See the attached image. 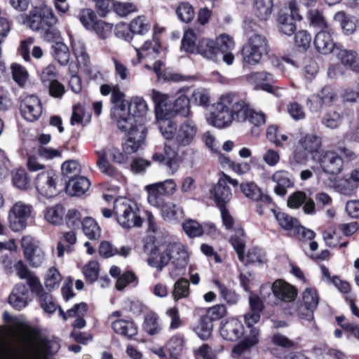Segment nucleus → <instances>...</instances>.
Returning <instances> with one entry per match:
<instances>
[{
  "label": "nucleus",
  "mask_w": 359,
  "mask_h": 359,
  "mask_svg": "<svg viewBox=\"0 0 359 359\" xmlns=\"http://www.w3.org/2000/svg\"><path fill=\"white\" fill-rule=\"evenodd\" d=\"M10 332V341H0V359H36L60 349L57 340L36 337L32 327L22 323L15 322Z\"/></svg>",
  "instance_id": "1"
},
{
  "label": "nucleus",
  "mask_w": 359,
  "mask_h": 359,
  "mask_svg": "<svg viewBox=\"0 0 359 359\" xmlns=\"http://www.w3.org/2000/svg\"><path fill=\"white\" fill-rule=\"evenodd\" d=\"M189 259L185 246L181 243H169L158 256L149 257L147 264L160 272L170 262L169 274L172 278H176L184 274Z\"/></svg>",
  "instance_id": "2"
},
{
  "label": "nucleus",
  "mask_w": 359,
  "mask_h": 359,
  "mask_svg": "<svg viewBox=\"0 0 359 359\" xmlns=\"http://www.w3.org/2000/svg\"><path fill=\"white\" fill-rule=\"evenodd\" d=\"M234 47L235 43L231 37L221 34L216 40L201 39L197 45L196 53L212 62L223 60L226 65H231L234 61V55L231 53Z\"/></svg>",
  "instance_id": "3"
},
{
  "label": "nucleus",
  "mask_w": 359,
  "mask_h": 359,
  "mask_svg": "<svg viewBox=\"0 0 359 359\" xmlns=\"http://www.w3.org/2000/svg\"><path fill=\"white\" fill-rule=\"evenodd\" d=\"M24 22L32 30L40 32L46 41L50 42L60 38V32L55 27L57 18L50 8H34L25 15Z\"/></svg>",
  "instance_id": "4"
},
{
  "label": "nucleus",
  "mask_w": 359,
  "mask_h": 359,
  "mask_svg": "<svg viewBox=\"0 0 359 359\" xmlns=\"http://www.w3.org/2000/svg\"><path fill=\"white\" fill-rule=\"evenodd\" d=\"M114 213L117 222L124 229L140 227L142 224L137 203L126 198L115 201Z\"/></svg>",
  "instance_id": "5"
},
{
  "label": "nucleus",
  "mask_w": 359,
  "mask_h": 359,
  "mask_svg": "<svg viewBox=\"0 0 359 359\" xmlns=\"http://www.w3.org/2000/svg\"><path fill=\"white\" fill-rule=\"evenodd\" d=\"M97 156L96 165L99 170L107 177L115 178L119 175L118 170L110 163L108 156L111 160L118 164H123L128 162V156L123 151L121 152L118 148L109 147L102 148L95 151Z\"/></svg>",
  "instance_id": "6"
},
{
  "label": "nucleus",
  "mask_w": 359,
  "mask_h": 359,
  "mask_svg": "<svg viewBox=\"0 0 359 359\" xmlns=\"http://www.w3.org/2000/svg\"><path fill=\"white\" fill-rule=\"evenodd\" d=\"M267 51L268 42L266 37L262 34H252L241 50L243 65H257Z\"/></svg>",
  "instance_id": "7"
},
{
  "label": "nucleus",
  "mask_w": 359,
  "mask_h": 359,
  "mask_svg": "<svg viewBox=\"0 0 359 359\" xmlns=\"http://www.w3.org/2000/svg\"><path fill=\"white\" fill-rule=\"evenodd\" d=\"M124 93L121 91L117 85L112 86L111 100L114 104V107L112 109L111 114L119 129L128 128L134 119L127 111V104L124 102Z\"/></svg>",
  "instance_id": "8"
},
{
  "label": "nucleus",
  "mask_w": 359,
  "mask_h": 359,
  "mask_svg": "<svg viewBox=\"0 0 359 359\" xmlns=\"http://www.w3.org/2000/svg\"><path fill=\"white\" fill-rule=\"evenodd\" d=\"M228 97L223 95L219 101L216 104L215 110L210 112L206 120L208 124L215 128L222 129L230 126L233 122L232 116L229 111Z\"/></svg>",
  "instance_id": "9"
},
{
  "label": "nucleus",
  "mask_w": 359,
  "mask_h": 359,
  "mask_svg": "<svg viewBox=\"0 0 359 359\" xmlns=\"http://www.w3.org/2000/svg\"><path fill=\"white\" fill-rule=\"evenodd\" d=\"M298 303L296 312L299 318L311 322L314 319V311L319 304V295L314 287H306Z\"/></svg>",
  "instance_id": "10"
},
{
  "label": "nucleus",
  "mask_w": 359,
  "mask_h": 359,
  "mask_svg": "<svg viewBox=\"0 0 359 359\" xmlns=\"http://www.w3.org/2000/svg\"><path fill=\"white\" fill-rule=\"evenodd\" d=\"M58 175L52 168H47L37 174L34 185L37 191L42 196L50 198L55 196L58 190L57 184Z\"/></svg>",
  "instance_id": "11"
},
{
  "label": "nucleus",
  "mask_w": 359,
  "mask_h": 359,
  "mask_svg": "<svg viewBox=\"0 0 359 359\" xmlns=\"http://www.w3.org/2000/svg\"><path fill=\"white\" fill-rule=\"evenodd\" d=\"M31 213V205L22 201L16 202L8 212V218L11 229L15 232L25 229Z\"/></svg>",
  "instance_id": "12"
},
{
  "label": "nucleus",
  "mask_w": 359,
  "mask_h": 359,
  "mask_svg": "<svg viewBox=\"0 0 359 359\" xmlns=\"http://www.w3.org/2000/svg\"><path fill=\"white\" fill-rule=\"evenodd\" d=\"M133 121L128 128L121 129L123 131H128V136L125 142L122 144L123 151L128 155L132 154L140 149L147 133V127L144 124L133 126Z\"/></svg>",
  "instance_id": "13"
},
{
  "label": "nucleus",
  "mask_w": 359,
  "mask_h": 359,
  "mask_svg": "<svg viewBox=\"0 0 359 359\" xmlns=\"http://www.w3.org/2000/svg\"><path fill=\"white\" fill-rule=\"evenodd\" d=\"M313 158L318 162L322 170L327 175H337L343 170V159L334 151H321Z\"/></svg>",
  "instance_id": "14"
},
{
  "label": "nucleus",
  "mask_w": 359,
  "mask_h": 359,
  "mask_svg": "<svg viewBox=\"0 0 359 359\" xmlns=\"http://www.w3.org/2000/svg\"><path fill=\"white\" fill-rule=\"evenodd\" d=\"M288 11H290V14L287 13H280L278 18V23L280 32L285 35L291 36L294 33L297 29L294 21H300L302 18L299 12L295 1H291L289 2Z\"/></svg>",
  "instance_id": "15"
},
{
  "label": "nucleus",
  "mask_w": 359,
  "mask_h": 359,
  "mask_svg": "<svg viewBox=\"0 0 359 359\" xmlns=\"http://www.w3.org/2000/svg\"><path fill=\"white\" fill-rule=\"evenodd\" d=\"M198 133V126L196 122L191 118L183 121L177 128L175 137V143L177 147H184L190 145L194 140Z\"/></svg>",
  "instance_id": "16"
},
{
  "label": "nucleus",
  "mask_w": 359,
  "mask_h": 359,
  "mask_svg": "<svg viewBox=\"0 0 359 359\" xmlns=\"http://www.w3.org/2000/svg\"><path fill=\"white\" fill-rule=\"evenodd\" d=\"M42 109L41 102L36 95H26L21 101V114L27 121L33 122L38 120L42 114Z\"/></svg>",
  "instance_id": "17"
},
{
  "label": "nucleus",
  "mask_w": 359,
  "mask_h": 359,
  "mask_svg": "<svg viewBox=\"0 0 359 359\" xmlns=\"http://www.w3.org/2000/svg\"><path fill=\"white\" fill-rule=\"evenodd\" d=\"M287 205L293 209L302 207L304 212L306 215H313L316 213V203L313 199L302 191H295L288 197Z\"/></svg>",
  "instance_id": "18"
},
{
  "label": "nucleus",
  "mask_w": 359,
  "mask_h": 359,
  "mask_svg": "<svg viewBox=\"0 0 359 359\" xmlns=\"http://www.w3.org/2000/svg\"><path fill=\"white\" fill-rule=\"evenodd\" d=\"M225 97H228L229 104V111L232 116V121L238 122L247 121L248 114L250 109V106L243 100L239 99L236 95L227 93Z\"/></svg>",
  "instance_id": "19"
},
{
  "label": "nucleus",
  "mask_w": 359,
  "mask_h": 359,
  "mask_svg": "<svg viewBox=\"0 0 359 359\" xmlns=\"http://www.w3.org/2000/svg\"><path fill=\"white\" fill-rule=\"evenodd\" d=\"M87 312L88 305L84 302L76 304L72 308L68 309L66 313L62 309H59V314L64 320H67L69 318H76L72 325L74 328L77 329L83 328L86 325L84 317Z\"/></svg>",
  "instance_id": "20"
},
{
  "label": "nucleus",
  "mask_w": 359,
  "mask_h": 359,
  "mask_svg": "<svg viewBox=\"0 0 359 359\" xmlns=\"http://www.w3.org/2000/svg\"><path fill=\"white\" fill-rule=\"evenodd\" d=\"M269 288L276 299L285 302L294 301L297 295V289L281 279L274 281Z\"/></svg>",
  "instance_id": "21"
},
{
  "label": "nucleus",
  "mask_w": 359,
  "mask_h": 359,
  "mask_svg": "<svg viewBox=\"0 0 359 359\" xmlns=\"http://www.w3.org/2000/svg\"><path fill=\"white\" fill-rule=\"evenodd\" d=\"M231 197V189L225 184L223 180L219 179L217 184L210 189V198L215 202L218 208L226 207Z\"/></svg>",
  "instance_id": "22"
},
{
  "label": "nucleus",
  "mask_w": 359,
  "mask_h": 359,
  "mask_svg": "<svg viewBox=\"0 0 359 359\" xmlns=\"http://www.w3.org/2000/svg\"><path fill=\"white\" fill-rule=\"evenodd\" d=\"M273 182L276 184L274 192L280 196H284L287 194V189L294 184V180L292 175L287 170H279L276 171L271 177Z\"/></svg>",
  "instance_id": "23"
},
{
  "label": "nucleus",
  "mask_w": 359,
  "mask_h": 359,
  "mask_svg": "<svg viewBox=\"0 0 359 359\" xmlns=\"http://www.w3.org/2000/svg\"><path fill=\"white\" fill-rule=\"evenodd\" d=\"M151 98L155 106L156 118H172L169 95L153 89Z\"/></svg>",
  "instance_id": "24"
},
{
  "label": "nucleus",
  "mask_w": 359,
  "mask_h": 359,
  "mask_svg": "<svg viewBox=\"0 0 359 359\" xmlns=\"http://www.w3.org/2000/svg\"><path fill=\"white\" fill-rule=\"evenodd\" d=\"M313 43L316 50L323 55L330 54L334 49L338 52L341 48L334 43L327 29L319 31L315 36Z\"/></svg>",
  "instance_id": "25"
},
{
  "label": "nucleus",
  "mask_w": 359,
  "mask_h": 359,
  "mask_svg": "<svg viewBox=\"0 0 359 359\" xmlns=\"http://www.w3.org/2000/svg\"><path fill=\"white\" fill-rule=\"evenodd\" d=\"M177 151L175 148L172 147L170 144H165L163 154H154L153 160L165 165L171 175H173L179 168L177 161Z\"/></svg>",
  "instance_id": "26"
},
{
  "label": "nucleus",
  "mask_w": 359,
  "mask_h": 359,
  "mask_svg": "<svg viewBox=\"0 0 359 359\" xmlns=\"http://www.w3.org/2000/svg\"><path fill=\"white\" fill-rule=\"evenodd\" d=\"M243 325L242 323L236 318H231L220 326V334L226 340L234 341L241 338L243 334Z\"/></svg>",
  "instance_id": "27"
},
{
  "label": "nucleus",
  "mask_w": 359,
  "mask_h": 359,
  "mask_svg": "<svg viewBox=\"0 0 359 359\" xmlns=\"http://www.w3.org/2000/svg\"><path fill=\"white\" fill-rule=\"evenodd\" d=\"M29 290L23 283H18L13 287L8 302L11 306L16 310L20 311L28 305Z\"/></svg>",
  "instance_id": "28"
},
{
  "label": "nucleus",
  "mask_w": 359,
  "mask_h": 359,
  "mask_svg": "<svg viewBox=\"0 0 359 359\" xmlns=\"http://www.w3.org/2000/svg\"><path fill=\"white\" fill-rule=\"evenodd\" d=\"M182 229L189 238L201 236L208 228V233L215 231V226L212 223L205 224L204 226L199 224L196 220L188 219L182 223Z\"/></svg>",
  "instance_id": "29"
},
{
  "label": "nucleus",
  "mask_w": 359,
  "mask_h": 359,
  "mask_svg": "<svg viewBox=\"0 0 359 359\" xmlns=\"http://www.w3.org/2000/svg\"><path fill=\"white\" fill-rule=\"evenodd\" d=\"M172 111V118L176 115H180L184 118L191 116L190 100L184 90H180L177 92V97L175 100Z\"/></svg>",
  "instance_id": "30"
},
{
  "label": "nucleus",
  "mask_w": 359,
  "mask_h": 359,
  "mask_svg": "<svg viewBox=\"0 0 359 359\" xmlns=\"http://www.w3.org/2000/svg\"><path fill=\"white\" fill-rule=\"evenodd\" d=\"M245 79L257 90H262L265 85H271L276 82L273 74L266 72H252L244 76Z\"/></svg>",
  "instance_id": "31"
},
{
  "label": "nucleus",
  "mask_w": 359,
  "mask_h": 359,
  "mask_svg": "<svg viewBox=\"0 0 359 359\" xmlns=\"http://www.w3.org/2000/svg\"><path fill=\"white\" fill-rule=\"evenodd\" d=\"M15 268L17 275L20 279H27V283L30 287L32 292L41 290V284L39 278L29 271L27 266L22 261H18L15 264Z\"/></svg>",
  "instance_id": "32"
},
{
  "label": "nucleus",
  "mask_w": 359,
  "mask_h": 359,
  "mask_svg": "<svg viewBox=\"0 0 359 359\" xmlns=\"http://www.w3.org/2000/svg\"><path fill=\"white\" fill-rule=\"evenodd\" d=\"M132 251V248L128 245L117 248L108 241H102L99 248L100 255L105 258H109L115 255H120L123 257H128Z\"/></svg>",
  "instance_id": "33"
},
{
  "label": "nucleus",
  "mask_w": 359,
  "mask_h": 359,
  "mask_svg": "<svg viewBox=\"0 0 359 359\" xmlns=\"http://www.w3.org/2000/svg\"><path fill=\"white\" fill-rule=\"evenodd\" d=\"M161 215L165 221L178 222L184 217L182 208L172 202H166L161 207Z\"/></svg>",
  "instance_id": "34"
},
{
  "label": "nucleus",
  "mask_w": 359,
  "mask_h": 359,
  "mask_svg": "<svg viewBox=\"0 0 359 359\" xmlns=\"http://www.w3.org/2000/svg\"><path fill=\"white\" fill-rule=\"evenodd\" d=\"M336 55L344 66L355 72L359 73V56L356 52L341 47Z\"/></svg>",
  "instance_id": "35"
},
{
  "label": "nucleus",
  "mask_w": 359,
  "mask_h": 359,
  "mask_svg": "<svg viewBox=\"0 0 359 359\" xmlns=\"http://www.w3.org/2000/svg\"><path fill=\"white\" fill-rule=\"evenodd\" d=\"M148 110L146 101L140 97H133L129 104H127V111L133 117V126L142 124L136 120L135 117L144 116Z\"/></svg>",
  "instance_id": "36"
},
{
  "label": "nucleus",
  "mask_w": 359,
  "mask_h": 359,
  "mask_svg": "<svg viewBox=\"0 0 359 359\" xmlns=\"http://www.w3.org/2000/svg\"><path fill=\"white\" fill-rule=\"evenodd\" d=\"M114 332L120 335L132 338L137 334V327L135 323L130 320H117L112 323Z\"/></svg>",
  "instance_id": "37"
},
{
  "label": "nucleus",
  "mask_w": 359,
  "mask_h": 359,
  "mask_svg": "<svg viewBox=\"0 0 359 359\" xmlns=\"http://www.w3.org/2000/svg\"><path fill=\"white\" fill-rule=\"evenodd\" d=\"M299 145L307 153H317L321 147V137L315 134H306L298 142Z\"/></svg>",
  "instance_id": "38"
},
{
  "label": "nucleus",
  "mask_w": 359,
  "mask_h": 359,
  "mask_svg": "<svg viewBox=\"0 0 359 359\" xmlns=\"http://www.w3.org/2000/svg\"><path fill=\"white\" fill-rule=\"evenodd\" d=\"M143 330L149 335L158 334L162 330L159 316L154 312H149L144 316Z\"/></svg>",
  "instance_id": "39"
},
{
  "label": "nucleus",
  "mask_w": 359,
  "mask_h": 359,
  "mask_svg": "<svg viewBox=\"0 0 359 359\" xmlns=\"http://www.w3.org/2000/svg\"><path fill=\"white\" fill-rule=\"evenodd\" d=\"M12 77L14 81L21 88L29 86V74L27 69L22 65L13 63L11 66Z\"/></svg>",
  "instance_id": "40"
},
{
  "label": "nucleus",
  "mask_w": 359,
  "mask_h": 359,
  "mask_svg": "<svg viewBox=\"0 0 359 359\" xmlns=\"http://www.w3.org/2000/svg\"><path fill=\"white\" fill-rule=\"evenodd\" d=\"M72 46L78 63L84 67H88L90 57L86 52L84 42L79 39H72Z\"/></svg>",
  "instance_id": "41"
},
{
  "label": "nucleus",
  "mask_w": 359,
  "mask_h": 359,
  "mask_svg": "<svg viewBox=\"0 0 359 359\" xmlns=\"http://www.w3.org/2000/svg\"><path fill=\"white\" fill-rule=\"evenodd\" d=\"M90 186V183L86 177H79L73 180H69L67 189L72 196H80L88 191Z\"/></svg>",
  "instance_id": "42"
},
{
  "label": "nucleus",
  "mask_w": 359,
  "mask_h": 359,
  "mask_svg": "<svg viewBox=\"0 0 359 359\" xmlns=\"http://www.w3.org/2000/svg\"><path fill=\"white\" fill-rule=\"evenodd\" d=\"M82 230L86 237L90 240H97L101 236V228L92 217H85L82 220Z\"/></svg>",
  "instance_id": "43"
},
{
  "label": "nucleus",
  "mask_w": 359,
  "mask_h": 359,
  "mask_svg": "<svg viewBox=\"0 0 359 359\" xmlns=\"http://www.w3.org/2000/svg\"><path fill=\"white\" fill-rule=\"evenodd\" d=\"M158 123V128L162 135L167 140H175L177 126L171 118H156Z\"/></svg>",
  "instance_id": "44"
},
{
  "label": "nucleus",
  "mask_w": 359,
  "mask_h": 359,
  "mask_svg": "<svg viewBox=\"0 0 359 359\" xmlns=\"http://www.w3.org/2000/svg\"><path fill=\"white\" fill-rule=\"evenodd\" d=\"M65 215V210L64 206L57 204L46 209L45 218L50 224L60 225L63 222Z\"/></svg>",
  "instance_id": "45"
},
{
  "label": "nucleus",
  "mask_w": 359,
  "mask_h": 359,
  "mask_svg": "<svg viewBox=\"0 0 359 359\" xmlns=\"http://www.w3.org/2000/svg\"><path fill=\"white\" fill-rule=\"evenodd\" d=\"M334 189L339 194L346 196H353L358 190L355 184L348 178V175L339 179L335 182Z\"/></svg>",
  "instance_id": "46"
},
{
  "label": "nucleus",
  "mask_w": 359,
  "mask_h": 359,
  "mask_svg": "<svg viewBox=\"0 0 359 359\" xmlns=\"http://www.w3.org/2000/svg\"><path fill=\"white\" fill-rule=\"evenodd\" d=\"M178 19L185 23H189L195 17V11L193 6L187 1H181L175 9Z\"/></svg>",
  "instance_id": "47"
},
{
  "label": "nucleus",
  "mask_w": 359,
  "mask_h": 359,
  "mask_svg": "<svg viewBox=\"0 0 359 359\" xmlns=\"http://www.w3.org/2000/svg\"><path fill=\"white\" fill-rule=\"evenodd\" d=\"M76 242V233L73 231L65 232L62 233L61 240L57 243V257H62L65 251H70V246Z\"/></svg>",
  "instance_id": "48"
},
{
  "label": "nucleus",
  "mask_w": 359,
  "mask_h": 359,
  "mask_svg": "<svg viewBox=\"0 0 359 359\" xmlns=\"http://www.w3.org/2000/svg\"><path fill=\"white\" fill-rule=\"evenodd\" d=\"M61 170L64 176L68 178L69 180H73L79 177L81 167L77 161L68 160L62 164Z\"/></svg>",
  "instance_id": "49"
},
{
  "label": "nucleus",
  "mask_w": 359,
  "mask_h": 359,
  "mask_svg": "<svg viewBox=\"0 0 359 359\" xmlns=\"http://www.w3.org/2000/svg\"><path fill=\"white\" fill-rule=\"evenodd\" d=\"M230 243L237 252L240 261L244 262L245 245L244 242V232L242 229H236L235 233L230 238Z\"/></svg>",
  "instance_id": "50"
},
{
  "label": "nucleus",
  "mask_w": 359,
  "mask_h": 359,
  "mask_svg": "<svg viewBox=\"0 0 359 359\" xmlns=\"http://www.w3.org/2000/svg\"><path fill=\"white\" fill-rule=\"evenodd\" d=\"M272 7V0H255L254 11L261 20H266L270 17Z\"/></svg>",
  "instance_id": "51"
},
{
  "label": "nucleus",
  "mask_w": 359,
  "mask_h": 359,
  "mask_svg": "<svg viewBox=\"0 0 359 359\" xmlns=\"http://www.w3.org/2000/svg\"><path fill=\"white\" fill-rule=\"evenodd\" d=\"M190 293L189 282L184 278L178 279L174 284L172 292L175 301H178L189 297Z\"/></svg>",
  "instance_id": "52"
},
{
  "label": "nucleus",
  "mask_w": 359,
  "mask_h": 359,
  "mask_svg": "<svg viewBox=\"0 0 359 359\" xmlns=\"http://www.w3.org/2000/svg\"><path fill=\"white\" fill-rule=\"evenodd\" d=\"M334 19L340 22L344 34L351 35L355 32L356 22L353 18L346 15L344 12H339L336 13Z\"/></svg>",
  "instance_id": "53"
},
{
  "label": "nucleus",
  "mask_w": 359,
  "mask_h": 359,
  "mask_svg": "<svg viewBox=\"0 0 359 359\" xmlns=\"http://www.w3.org/2000/svg\"><path fill=\"white\" fill-rule=\"evenodd\" d=\"M53 57L60 65H67L70 59V53L67 45L57 42L53 46Z\"/></svg>",
  "instance_id": "54"
},
{
  "label": "nucleus",
  "mask_w": 359,
  "mask_h": 359,
  "mask_svg": "<svg viewBox=\"0 0 359 359\" xmlns=\"http://www.w3.org/2000/svg\"><path fill=\"white\" fill-rule=\"evenodd\" d=\"M33 292L38 295L40 306L44 312L50 314L56 311L57 306L53 301L52 296L44 292L42 286L41 291Z\"/></svg>",
  "instance_id": "55"
},
{
  "label": "nucleus",
  "mask_w": 359,
  "mask_h": 359,
  "mask_svg": "<svg viewBox=\"0 0 359 359\" xmlns=\"http://www.w3.org/2000/svg\"><path fill=\"white\" fill-rule=\"evenodd\" d=\"M273 213H274L276 220L278 222V224L283 229L287 230V231L293 230V231H294V230L296 229L297 226L299 224V221L296 218H294L285 212H278L274 210Z\"/></svg>",
  "instance_id": "56"
},
{
  "label": "nucleus",
  "mask_w": 359,
  "mask_h": 359,
  "mask_svg": "<svg viewBox=\"0 0 359 359\" xmlns=\"http://www.w3.org/2000/svg\"><path fill=\"white\" fill-rule=\"evenodd\" d=\"M150 29V25L144 16H138L130 23V31L133 34L143 35Z\"/></svg>",
  "instance_id": "57"
},
{
  "label": "nucleus",
  "mask_w": 359,
  "mask_h": 359,
  "mask_svg": "<svg viewBox=\"0 0 359 359\" xmlns=\"http://www.w3.org/2000/svg\"><path fill=\"white\" fill-rule=\"evenodd\" d=\"M308 19L311 26L320 30H327L329 29V25L323 15V14L317 10H311L308 13Z\"/></svg>",
  "instance_id": "58"
},
{
  "label": "nucleus",
  "mask_w": 359,
  "mask_h": 359,
  "mask_svg": "<svg viewBox=\"0 0 359 359\" xmlns=\"http://www.w3.org/2000/svg\"><path fill=\"white\" fill-rule=\"evenodd\" d=\"M212 322L206 317H202L198 325L194 328L196 334L203 340L208 339L212 334Z\"/></svg>",
  "instance_id": "59"
},
{
  "label": "nucleus",
  "mask_w": 359,
  "mask_h": 359,
  "mask_svg": "<svg viewBox=\"0 0 359 359\" xmlns=\"http://www.w3.org/2000/svg\"><path fill=\"white\" fill-rule=\"evenodd\" d=\"M62 276L54 266L50 268L45 277V286L48 290L57 288L61 283Z\"/></svg>",
  "instance_id": "60"
},
{
  "label": "nucleus",
  "mask_w": 359,
  "mask_h": 359,
  "mask_svg": "<svg viewBox=\"0 0 359 359\" xmlns=\"http://www.w3.org/2000/svg\"><path fill=\"white\" fill-rule=\"evenodd\" d=\"M184 346V338L181 335L172 337L166 344V348L171 355H180Z\"/></svg>",
  "instance_id": "61"
},
{
  "label": "nucleus",
  "mask_w": 359,
  "mask_h": 359,
  "mask_svg": "<svg viewBox=\"0 0 359 359\" xmlns=\"http://www.w3.org/2000/svg\"><path fill=\"white\" fill-rule=\"evenodd\" d=\"M221 297L229 304H235L239 299V296L233 290L229 289L226 285L219 280H214Z\"/></svg>",
  "instance_id": "62"
},
{
  "label": "nucleus",
  "mask_w": 359,
  "mask_h": 359,
  "mask_svg": "<svg viewBox=\"0 0 359 359\" xmlns=\"http://www.w3.org/2000/svg\"><path fill=\"white\" fill-rule=\"evenodd\" d=\"M148 192L147 200L150 205L154 207L161 208L164 203L163 201V194L161 193L158 187L154 184L147 186Z\"/></svg>",
  "instance_id": "63"
},
{
  "label": "nucleus",
  "mask_w": 359,
  "mask_h": 359,
  "mask_svg": "<svg viewBox=\"0 0 359 359\" xmlns=\"http://www.w3.org/2000/svg\"><path fill=\"white\" fill-rule=\"evenodd\" d=\"M341 116L335 111H327L323 117V124L331 129L337 128L341 123Z\"/></svg>",
  "instance_id": "64"
}]
</instances>
